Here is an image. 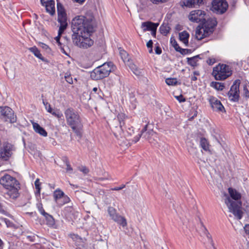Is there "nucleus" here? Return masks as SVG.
Segmentation results:
<instances>
[{
  "mask_svg": "<svg viewBox=\"0 0 249 249\" xmlns=\"http://www.w3.org/2000/svg\"><path fill=\"white\" fill-rule=\"evenodd\" d=\"M94 17L91 14L78 16L73 18L71 22L73 32L71 38L74 44L84 49L91 47L94 41L90 36L94 32Z\"/></svg>",
  "mask_w": 249,
  "mask_h": 249,
  "instance_id": "obj_1",
  "label": "nucleus"
},
{
  "mask_svg": "<svg viewBox=\"0 0 249 249\" xmlns=\"http://www.w3.org/2000/svg\"><path fill=\"white\" fill-rule=\"evenodd\" d=\"M231 197L226 193H223V199L227 206L229 212L232 213L238 219L242 217L243 212L241 210V203L239 200L241 198V195L236 190L231 188L228 189Z\"/></svg>",
  "mask_w": 249,
  "mask_h": 249,
  "instance_id": "obj_2",
  "label": "nucleus"
},
{
  "mask_svg": "<svg viewBox=\"0 0 249 249\" xmlns=\"http://www.w3.org/2000/svg\"><path fill=\"white\" fill-rule=\"evenodd\" d=\"M67 125L77 135H81L83 127L82 119L79 113L72 107H68L64 111Z\"/></svg>",
  "mask_w": 249,
  "mask_h": 249,
  "instance_id": "obj_3",
  "label": "nucleus"
},
{
  "mask_svg": "<svg viewBox=\"0 0 249 249\" xmlns=\"http://www.w3.org/2000/svg\"><path fill=\"white\" fill-rule=\"evenodd\" d=\"M0 184L8 190L6 194L10 198L15 199L18 197L19 183L15 178L5 174L0 178Z\"/></svg>",
  "mask_w": 249,
  "mask_h": 249,
  "instance_id": "obj_4",
  "label": "nucleus"
},
{
  "mask_svg": "<svg viewBox=\"0 0 249 249\" xmlns=\"http://www.w3.org/2000/svg\"><path fill=\"white\" fill-rule=\"evenodd\" d=\"M217 24L215 18H210L206 20L202 26H198L196 30V37L200 40L212 34Z\"/></svg>",
  "mask_w": 249,
  "mask_h": 249,
  "instance_id": "obj_5",
  "label": "nucleus"
},
{
  "mask_svg": "<svg viewBox=\"0 0 249 249\" xmlns=\"http://www.w3.org/2000/svg\"><path fill=\"white\" fill-rule=\"evenodd\" d=\"M113 70V65L112 62L105 63L91 72L90 77L94 80L103 79L107 77Z\"/></svg>",
  "mask_w": 249,
  "mask_h": 249,
  "instance_id": "obj_6",
  "label": "nucleus"
},
{
  "mask_svg": "<svg viewBox=\"0 0 249 249\" xmlns=\"http://www.w3.org/2000/svg\"><path fill=\"white\" fill-rule=\"evenodd\" d=\"M212 74L216 80H224L231 74V71L229 66L219 64L213 68Z\"/></svg>",
  "mask_w": 249,
  "mask_h": 249,
  "instance_id": "obj_7",
  "label": "nucleus"
},
{
  "mask_svg": "<svg viewBox=\"0 0 249 249\" xmlns=\"http://www.w3.org/2000/svg\"><path fill=\"white\" fill-rule=\"evenodd\" d=\"M125 115L123 113L119 114L110 124V127L115 136L118 138L123 132V126L124 124Z\"/></svg>",
  "mask_w": 249,
  "mask_h": 249,
  "instance_id": "obj_8",
  "label": "nucleus"
},
{
  "mask_svg": "<svg viewBox=\"0 0 249 249\" xmlns=\"http://www.w3.org/2000/svg\"><path fill=\"white\" fill-rule=\"evenodd\" d=\"M15 150L14 146L8 142H4L0 147V159L2 161L8 160Z\"/></svg>",
  "mask_w": 249,
  "mask_h": 249,
  "instance_id": "obj_9",
  "label": "nucleus"
},
{
  "mask_svg": "<svg viewBox=\"0 0 249 249\" xmlns=\"http://www.w3.org/2000/svg\"><path fill=\"white\" fill-rule=\"evenodd\" d=\"M0 118L11 123L16 122L17 120L14 111L8 107H0Z\"/></svg>",
  "mask_w": 249,
  "mask_h": 249,
  "instance_id": "obj_10",
  "label": "nucleus"
},
{
  "mask_svg": "<svg viewBox=\"0 0 249 249\" xmlns=\"http://www.w3.org/2000/svg\"><path fill=\"white\" fill-rule=\"evenodd\" d=\"M107 212L109 216L114 222L123 227L127 226V223L125 218L120 215L114 208L111 206L108 207Z\"/></svg>",
  "mask_w": 249,
  "mask_h": 249,
  "instance_id": "obj_11",
  "label": "nucleus"
},
{
  "mask_svg": "<svg viewBox=\"0 0 249 249\" xmlns=\"http://www.w3.org/2000/svg\"><path fill=\"white\" fill-rule=\"evenodd\" d=\"M58 21L60 23V26L58 30V35L60 36L61 34L66 29L67 26L66 15L62 6L57 3Z\"/></svg>",
  "mask_w": 249,
  "mask_h": 249,
  "instance_id": "obj_12",
  "label": "nucleus"
},
{
  "mask_svg": "<svg viewBox=\"0 0 249 249\" xmlns=\"http://www.w3.org/2000/svg\"><path fill=\"white\" fill-rule=\"evenodd\" d=\"M53 199L59 207H61L70 202V197L60 189H57L53 192Z\"/></svg>",
  "mask_w": 249,
  "mask_h": 249,
  "instance_id": "obj_13",
  "label": "nucleus"
},
{
  "mask_svg": "<svg viewBox=\"0 0 249 249\" xmlns=\"http://www.w3.org/2000/svg\"><path fill=\"white\" fill-rule=\"evenodd\" d=\"M212 5V10L219 14L224 13L228 8V4L226 0H213Z\"/></svg>",
  "mask_w": 249,
  "mask_h": 249,
  "instance_id": "obj_14",
  "label": "nucleus"
},
{
  "mask_svg": "<svg viewBox=\"0 0 249 249\" xmlns=\"http://www.w3.org/2000/svg\"><path fill=\"white\" fill-rule=\"evenodd\" d=\"M239 86L240 82L235 81L231 86L230 91L228 92V96L231 101L237 102L239 99Z\"/></svg>",
  "mask_w": 249,
  "mask_h": 249,
  "instance_id": "obj_15",
  "label": "nucleus"
},
{
  "mask_svg": "<svg viewBox=\"0 0 249 249\" xmlns=\"http://www.w3.org/2000/svg\"><path fill=\"white\" fill-rule=\"evenodd\" d=\"M205 15L206 14L204 11L201 10H196L190 12L189 19L193 22L197 23L205 20Z\"/></svg>",
  "mask_w": 249,
  "mask_h": 249,
  "instance_id": "obj_16",
  "label": "nucleus"
},
{
  "mask_svg": "<svg viewBox=\"0 0 249 249\" xmlns=\"http://www.w3.org/2000/svg\"><path fill=\"white\" fill-rule=\"evenodd\" d=\"M209 102L213 110L216 111L223 112L224 111V107L221 102L214 97H211Z\"/></svg>",
  "mask_w": 249,
  "mask_h": 249,
  "instance_id": "obj_17",
  "label": "nucleus"
},
{
  "mask_svg": "<svg viewBox=\"0 0 249 249\" xmlns=\"http://www.w3.org/2000/svg\"><path fill=\"white\" fill-rule=\"evenodd\" d=\"M42 5L46 7L47 12L51 15L55 13V3L53 0H41Z\"/></svg>",
  "mask_w": 249,
  "mask_h": 249,
  "instance_id": "obj_18",
  "label": "nucleus"
},
{
  "mask_svg": "<svg viewBox=\"0 0 249 249\" xmlns=\"http://www.w3.org/2000/svg\"><path fill=\"white\" fill-rule=\"evenodd\" d=\"M200 234L204 236H206L207 238L208 241L210 242L211 245L213 247V249H216V248L213 246L214 243L213 240L212 238V236L208 231L206 229V228L203 225V224L201 222V227L200 229Z\"/></svg>",
  "mask_w": 249,
  "mask_h": 249,
  "instance_id": "obj_19",
  "label": "nucleus"
},
{
  "mask_svg": "<svg viewBox=\"0 0 249 249\" xmlns=\"http://www.w3.org/2000/svg\"><path fill=\"white\" fill-rule=\"evenodd\" d=\"M31 122L33 125V129L36 133L43 137L47 136L48 133L47 131L43 127H41L38 124L33 121Z\"/></svg>",
  "mask_w": 249,
  "mask_h": 249,
  "instance_id": "obj_20",
  "label": "nucleus"
},
{
  "mask_svg": "<svg viewBox=\"0 0 249 249\" xmlns=\"http://www.w3.org/2000/svg\"><path fill=\"white\" fill-rule=\"evenodd\" d=\"M158 24L153 23L151 21L144 22L142 23V28L144 32L146 31H151L154 27H158Z\"/></svg>",
  "mask_w": 249,
  "mask_h": 249,
  "instance_id": "obj_21",
  "label": "nucleus"
},
{
  "mask_svg": "<svg viewBox=\"0 0 249 249\" xmlns=\"http://www.w3.org/2000/svg\"><path fill=\"white\" fill-rule=\"evenodd\" d=\"M189 33L185 31L179 33V38L180 40L186 46L188 45V39L189 37Z\"/></svg>",
  "mask_w": 249,
  "mask_h": 249,
  "instance_id": "obj_22",
  "label": "nucleus"
},
{
  "mask_svg": "<svg viewBox=\"0 0 249 249\" xmlns=\"http://www.w3.org/2000/svg\"><path fill=\"white\" fill-rule=\"evenodd\" d=\"M147 126H148V124H146L144 126V128L142 130L141 134H139L138 136H137L135 138V139L134 140L135 142H138L139 140L140 137H141V136L142 135H143V137H145L146 139H148L149 138L148 135L151 133H153V132L152 131H151L150 132H146V131H147Z\"/></svg>",
  "mask_w": 249,
  "mask_h": 249,
  "instance_id": "obj_23",
  "label": "nucleus"
},
{
  "mask_svg": "<svg viewBox=\"0 0 249 249\" xmlns=\"http://www.w3.org/2000/svg\"><path fill=\"white\" fill-rule=\"evenodd\" d=\"M28 49L31 52L33 53L36 57L42 60V61H45L44 58L40 53V51L36 46L29 48Z\"/></svg>",
  "mask_w": 249,
  "mask_h": 249,
  "instance_id": "obj_24",
  "label": "nucleus"
},
{
  "mask_svg": "<svg viewBox=\"0 0 249 249\" xmlns=\"http://www.w3.org/2000/svg\"><path fill=\"white\" fill-rule=\"evenodd\" d=\"M211 86L218 90H222L225 88V85L223 83L217 82H212Z\"/></svg>",
  "mask_w": 249,
  "mask_h": 249,
  "instance_id": "obj_25",
  "label": "nucleus"
},
{
  "mask_svg": "<svg viewBox=\"0 0 249 249\" xmlns=\"http://www.w3.org/2000/svg\"><path fill=\"white\" fill-rule=\"evenodd\" d=\"M198 57V55H196L191 58H187L188 64L192 67H196L197 66Z\"/></svg>",
  "mask_w": 249,
  "mask_h": 249,
  "instance_id": "obj_26",
  "label": "nucleus"
},
{
  "mask_svg": "<svg viewBox=\"0 0 249 249\" xmlns=\"http://www.w3.org/2000/svg\"><path fill=\"white\" fill-rule=\"evenodd\" d=\"M120 54L122 59L124 62H128L129 61V57L127 53L124 50H120Z\"/></svg>",
  "mask_w": 249,
  "mask_h": 249,
  "instance_id": "obj_27",
  "label": "nucleus"
},
{
  "mask_svg": "<svg viewBox=\"0 0 249 249\" xmlns=\"http://www.w3.org/2000/svg\"><path fill=\"white\" fill-rule=\"evenodd\" d=\"M201 147L205 151L209 150V145L205 138H201L200 142Z\"/></svg>",
  "mask_w": 249,
  "mask_h": 249,
  "instance_id": "obj_28",
  "label": "nucleus"
},
{
  "mask_svg": "<svg viewBox=\"0 0 249 249\" xmlns=\"http://www.w3.org/2000/svg\"><path fill=\"white\" fill-rule=\"evenodd\" d=\"M44 216L45 217L46 220H47V223L48 225L50 226H53L54 225V219L52 215L47 213Z\"/></svg>",
  "mask_w": 249,
  "mask_h": 249,
  "instance_id": "obj_29",
  "label": "nucleus"
},
{
  "mask_svg": "<svg viewBox=\"0 0 249 249\" xmlns=\"http://www.w3.org/2000/svg\"><path fill=\"white\" fill-rule=\"evenodd\" d=\"M71 236L72 240L77 244L80 245L81 243L83 242V239L77 234H73Z\"/></svg>",
  "mask_w": 249,
  "mask_h": 249,
  "instance_id": "obj_30",
  "label": "nucleus"
},
{
  "mask_svg": "<svg viewBox=\"0 0 249 249\" xmlns=\"http://www.w3.org/2000/svg\"><path fill=\"white\" fill-rule=\"evenodd\" d=\"M165 82L168 85L175 86L177 85L178 81L176 78H168L166 79Z\"/></svg>",
  "mask_w": 249,
  "mask_h": 249,
  "instance_id": "obj_31",
  "label": "nucleus"
},
{
  "mask_svg": "<svg viewBox=\"0 0 249 249\" xmlns=\"http://www.w3.org/2000/svg\"><path fill=\"white\" fill-rule=\"evenodd\" d=\"M197 0H187L184 4L186 6L189 7H195L197 5L196 4Z\"/></svg>",
  "mask_w": 249,
  "mask_h": 249,
  "instance_id": "obj_32",
  "label": "nucleus"
},
{
  "mask_svg": "<svg viewBox=\"0 0 249 249\" xmlns=\"http://www.w3.org/2000/svg\"><path fill=\"white\" fill-rule=\"evenodd\" d=\"M50 113L58 119L63 116L62 112L59 109H53Z\"/></svg>",
  "mask_w": 249,
  "mask_h": 249,
  "instance_id": "obj_33",
  "label": "nucleus"
},
{
  "mask_svg": "<svg viewBox=\"0 0 249 249\" xmlns=\"http://www.w3.org/2000/svg\"><path fill=\"white\" fill-rule=\"evenodd\" d=\"M160 31L162 34L166 35L169 32V27L166 26L162 25L160 27Z\"/></svg>",
  "mask_w": 249,
  "mask_h": 249,
  "instance_id": "obj_34",
  "label": "nucleus"
},
{
  "mask_svg": "<svg viewBox=\"0 0 249 249\" xmlns=\"http://www.w3.org/2000/svg\"><path fill=\"white\" fill-rule=\"evenodd\" d=\"M60 36H57L55 38V39L58 44V46L59 47V48H60L62 52L64 53H66V52L64 50V47H63V46L62 45V43L60 42Z\"/></svg>",
  "mask_w": 249,
  "mask_h": 249,
  "instance_id": "obj_35",
  "label": "nucleus"
},
{
  "mask_svg": "<svg viewBox=\"0 0 249 249\" xmlns=\"http://www.w3.org/2000/svg\"><path fill=\"white\" fill-rule=\"evenodd\" d=\"M64 77H65L66 81L68 83L71 84L73 83L72 78L71 77V74L69 72H66L65 74Z\"/></svg>",
  "mask_w": 249,
  "mask_h": 249,
  "instance_id": "obj_36",
  "label": "nucleus"
},
{
  "mask_svg": "<svg viewBox=\"0 0 249 249\" xmlns=\"http://www.w3.org/2000/svg\"><path fill=\"white\" fill-rule=\"evenodd\" d=\"M35 185L36 189V193H37L38 194H40L41 187L40 186V183L39 182V179L38 178H37L35 182Z\"/></svg>",
  "mask_w": 249,
  "mask_h": 249,
  "instance_id": "obj_37",
  "label": "nucleus"
},
{
  "mask_svg": "<svg viewBox=\"0 0 249 249\" xmlns=\"http://www.w3.org/2000/svg\"><path fill=\"white\" fill-rule=\"evenodd\" d=\"M43 104L44 105L46 109L48 112L51 113L53 110L51 107L50 104H49L48 102H46L44 101H43Z\"/></svg>",
  "mask_w": 249,
  "mask_h": 249,
  "instance_id": "obj_38",
  "label": "nucleus"
},
{
  "mask_svg": "<svg viewBox=\"0 0 249 249\" xmlns=\"http://www.w3.org/2000/svg\"><path fill=\"white\" fill-rule=\"evenodd\" d=\"M171 42L176 51L178 52L179 50H180L181 48L179 46L178 44L175 39H173V40H172L171 38Z\"/></svg>",
  "mask_w": 249,
  "mask_h": 249,
  "instance_id": "obj_39",
  "label": "nucleus"
},
{
  "mask_svg": "<svg viewBox=\"0 0 249 249\" xmlns=\"http://www.w3.org/2000/svg\"><path fill=\"white\" fill-rule=\"evenodd\" d=\"M130 69H131V70L133 71V72L135 74H139V70L138 69V68L136 67V66L133 64H131L129 66Z\"/></svg>",
  "mask_w": 249,
  "mask_h": 249,
  "instance_id": "obj_40",
  "label": "nucleus"
},
{
  "mask_svg": "<svg viewBox=\"0 0 249 249\" xmlns=\"http://www.w3.org/2000/svg\"><path fill=\"white\" fill-rule=\"evenodd\" d=\"M37 208L38 209L39 212L41 214L43 215H45L47 213H46L43 208L42 205L41 204H37Z\"/></svg>",
  "mask_w": 249,
  "mask_h": 249,
  "instance_id": "obj_41",
  "label": "nucleus"
},
{
  "mask_svg": "<svg viewBox=\"0 0 249 249\" xmlns=\"http://www.w3.org/2000/svg\"><path fill=\"white\" fill-rule=\"evenodd\" d=\"M167 0H149L153 4H160L166 2Z\"/></svg>",
  "mask_w": 249,
  "mask_h": 249,
  "instance_id": "obj_42",
  "label": "nucleus"
},
{
  "mask_svg": "<svg viewBox=\"0 0 249 249\" xmlns=\"http://www.w3.org/2000/svg\"><path fill=\"white\" fill-rule=\"evenodd\" d=\"M244 229V231L245 232V236L247 238H249V224L245 225Z\"/></svg>",
  "mask_w": 249,
  "mask_h": 249,
  "instance_id": "obj_43",
  "label": "nucleus"
},
{
  "mask_svg": "<svg viewBox=\"0 0 249 249\" xmlns=\"http://www.w3.org/2000/svg\"><path fill=\"white\" fill-rule=\"evenodd\" d=\"M182 54H186L191 52V50L187 49H182L180 48V50L178 51Z\"/></svg>",
  "mask_w": 249,
  "mask_h": 249,
  "instance_id": "obj_44",
  "label": "nucleus"
},
{
  "mask_svg": "<svg viewBox=\"0 0 249 249\" xmlns=\"http://www.w3.org/2000/svg\"><path fill=\"white\" fill-rule=\"evenodd\" d=\"M66 166H67V168H66V171L67 172L69 173H71L72 171V168L71 167L69 162L68 161H66Z\"/></svg>",
  "mask_w": 249,
  "mask_h": 249,
  "instance_id": "obj_45",
  "label": "nucleus"
},
{
  "mask_svg": "<svg viewBox=\"0 0 249 249\" xmlns=\"http://www.w3.org/2000/svg\"><path fill=\"white\" fill-rule=\"evenodd\" d=\"M244 95L247 98H249V91L247 87H245L243 89Z\"/></svg>",
  "mask_w": 249,
  "mask_h": 249,
  "instance_id": "obj_46",
  "label": "nucleus"
},
{
  "mask_svg": "<svg viewBox=\"0 0 249 249\" xmlns=\"http://www.w3.org/2000/svg\"><path fill=\"white\" fill-rule=\"evenodd\" d=\"M176 98L180 103L185 101V99L182 95H180L179 96H176Z\"/></svg>",
  "mask_w": 249,
  "mask_h": 249,
  "instance_id": "obj_47",
  "label": "nucleus"
},
{
  "mask_svg": "<svg viewBox=\"0 0 249 249\" xmlns=\"http://www.w3.org/2000/svg\"><path fill=\"white\" fill-rule=\"evenodd\" d=\"M125 185L122 184L120 187H116L114 188H112L111 189V190L112 191H119L124 189L125 187Z\"/></svg>",
  "mask_w": 249,
  "mask_h": 249,
  "instance_id": "obj_48",
  "label": "nucleus"
},
{
  "mask_svg": "<svg viewBox=\"0 0 249 249\" xmlns=\"http://www.w3.org/2000/svg\"><path fill=\"white\" fill-rule=\"evenodd\" d=\"M0 213L4 215H7V212L1 204H0Z\"/></svg>",
  "mask_w": 249,
  "mask_h": 249,
  "instance_id": "obj_49",
  "label": "nucleus"
},
{
  "mask_svg": "<svg viewBox=\"0 0 249 249\" xmlns=\"http://www.w3.org/2000/svg\"><path fill=\"white\" fill-rule=\"evenodd\" d=\"M79 170L85 174H86L89 172V169L85 166L81 167Z\"/></svg>",
  "mask_w": 249,
  "mask_h": 249,
  "instance_id": "obj_50",
  "label": "nucleus"
},
{
  "mask_svg": "<svg viewBox=\"0 0 249 249\" xmlns=\"http://www.w3.org/2000/svg\"><path fill=\"white\" fill-rule=\"evenodd\" d=\"M207 62L209 65H213L215 63V59L214 58H209L207 60Z\"/></svg>",
  "mask_w": 249,
  "mask_h": 249,
  "instance_id": "obj_51",
  "label": "nucleus"
},
{
  "mask_svg": "<svg viewBox=\"0 0 249 249\" xmlns=\"http://www.w3.org/2000/svg\"><path fill=\"white\" fill-rule=\"evenodd\" d=\"M155 52L157 54H160L161 53V50L160 48L157 46L155 48Z\"/></svg>",
  "mask_w": 249,
  "mask_h": 249,
  "instance_id": "obj_52",
  "label": "nucleus"
},
{
  "mask_svg": "<svg viewBox=\"0 0 249 249\" xmlns=\"http://www.w3.org/2000/svg\"><path fill=\"white\" fill-rule=\"evenodd\" d=\"M146 46H147V47L148 48H152V46H153V41L152 40H149L147 44H146Z\"/></svg>",
  "mask_w": 249,
  "mask_h": 249,
  "instance_id": "obj_53",
  "label": "nucleus"
},
{
  "mask_svg": "<svg viewBox=\"0 0 249 249\" xmlns=\"http://www.w3.org/2000/svg\"><path fill=\"white\" fill-rule=\"evenodd\" d=\"M40 46L42 48H43V49H45L46 50H47L48 49H49L48 46L46 44L43 43H40Z\"/></svg>",
  "mask_w": 249,
  "mask_h": 249,
  "instance_id": "obj_54",
  "label": "nucleus"
},
{
  "mask_svg": "<svg viewBox=\"0 0 249 249\" xmlns=\"http://www.w3.org/2000/svg\"><path fill=\"white\" fill-rule=\"evenodd\" d=\"M157 28V27H154V29L151 31L152 35L154 37L156 36Z\"/></svg>",
  "mask_w": 249,
  "mask_h": 249,
  "instance_id": "obj_55",
  "label": "nucleus"
},
{
  "mask_svg": "<svg viewBox=\"0 0 249 249\" xmlns=\"http://www.w3.org/2000/svg\"><path fill=\"white\" fill-rule=\"evenodd\" d=\"M203 3H204L203 0H197V1H196L197 5L199 6Z\"/></svg>",
  "mask_w": 249,
  "mask_h": 249,
  "instance_id": "obj_56",
  "label": "nucleus"
},
{
  "mask_svg": "<svg viewBox=\"0 0 249 249\" xmlns=\"http://www.w3.org/2000/svg\"><path fill=\"white\" fill-rule=\"evenodd\" d=\"M73 0L76 2L79 3L80 4L83 3L85 1V0Z\"/></svg>",
  "mask_w": 249,
  "mask_h": 249,
  "instance_id": "obj_57",
  "label": "nucleus"
},
{
  "mask_svg": "<svg viewBox=\"0 0 249 249\" xmlns=\"http://www.w3.org/2000/svg\"><path fill=\"white\" fill-rule=\"evenodd\" d=\"M191 80L193 81H196L197 80V77H196V75H194V76H192Z\"/></svg>",
  "mask_w": 249,
  "mask_h": 249,
  "instance_id": "obj_58",
  "label": "nucleus"
},
{
  "mask_svg": "<svg viewBox=\"0 0 249 249\" xmlns=\"http://www.w3.org/2000/svg\"><path fill=\"white\" fill-rule=\"evenodd\" d=\"M0 249H2V242L0 239Z\"/></svg>",
  "mask_w": 249,
  "mask_h": 249,
  "instance_id": "obj_59",
  "label": "nucleus"
},
{
  "mask_svg": "<svg viewBox=\"0 0 249 249\" xmlns=\"http://www.w3.org/2000/svg\"><path fill=\"white\" fill-rule=\"evenodd\" d=\"M97 90H98L97 88L95 87L93 89L92 91H94V92H96L97 91Z\"/></svg>",
  "mask_w": 249,
  "mask_h": 249,
  "instance_id": "obj_60",
  "label": "nucleus"
},
{
  "mask_svg": "<svg viewBox=\"0 0 249 249\" xmlns=\"http://www.w3.org/2000/svg\"><path fill=\"white\" fill-rule=\"evenodd\" d=\"M149 50V53H152L153 52V50H152V48H148Z\"/></svg>",
  "mask_w": 249,
  "mask_h": 249,
  "instance_id": "obj_61",
  "label": "nucleus"
},
{
  "mask_svg": "<svg viewBox=\"0 0 249 249\" xmlns=\"http://www.w3.org/2000/svg\"><path fill=\"white\" fill-rule=\"evenodd\" d=\"M194 74L195 75H196H196H198V74H199V73H198L197 72H196V71H195V72H194Z\"/></svg>",
  "mask_w": 249,
  "mask_h": 249,
  "instance_id": "obj_62",
  "label": "nucleus"
},
{
  "mask_svg": "<svg viewBox=\"0 0 249 249\" xmlns=\"http://www.w3.org/2000/svg\"><path fill=\"white\" fill-rule=\"evenodd\" d=\"M52 187L53 188H54V186H52V187Z\"/></svg>",
  "mask_w": 249,
  "mask_h": 249,
  "instance_id": "obj_63",
  "label": "nucleus"
},
{
  "mask_svg": "<svg viewBox=\"0 0 249 249\" xmlns=\"http://www.w3.org/2000/svg\"><path fill=\"white\" fill-rule=\"evenodd\" d=\"M52 187L53 188H54V186H52V187Z\"/></svg>",
  "mask_w": 249,
  "mask_h": 249,
  "instance_id": "obj_64",
  "label": "nucleus"
}]
</instances>
